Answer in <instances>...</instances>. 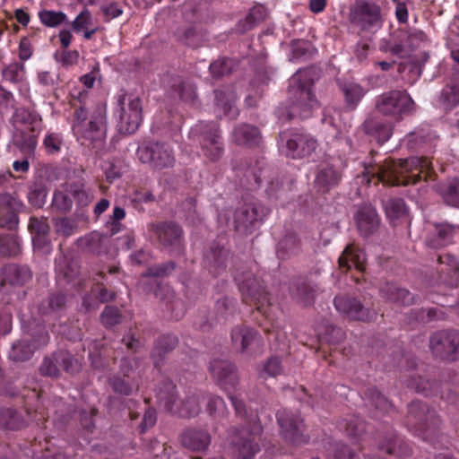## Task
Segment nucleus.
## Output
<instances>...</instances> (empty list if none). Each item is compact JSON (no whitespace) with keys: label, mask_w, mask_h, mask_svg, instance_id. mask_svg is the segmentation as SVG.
I'll use <instances>...</instances> for the list:
<instances>
[{"label":"nucleus","mask_w":459,"mask_h":459,"mask_svg":"<svg viewBox=\"0 0 459 459\" xmlns=\"http://www.w3.org/2000/svg\"><path fill=\"white\" fill-rule=\"evenodd\" d=\"M210 371L221 389L228 394L236 414L245 426L235 431L231 444L238 459H253L260 451L262 426L258 416L248 411L245 403L233 392L238 391V376L235 365L228 360L215 359L210 363Z\"/></svg>","instance_id":"f257e3e1"},{"label":"nucleus","mask_w":459,"mask_h":459,"mask_svg":"<svg viewBox=\"0 0 459 459\" xmlns=\"http://www.w3.org/2000/svg\"><path fill=\"white\" fill-rule=\"evenodd\" d=\"M372 177L388 186H409L420 181L434 183L437 174L428 157H410L395 161L385 160L373 169Z\"/></svg>","instance_id":"f03ea898"},{"label":"nucleus","mask_w":459,"mask_h":459,"mask_svg":"<svg viewBox=\"0 0 459 459\" xmlns=\"http://www.w3.org/2000/svg\"><path fill=\"white\" fill-rule=\"evenodd\" d=\"M257 264L251 263L249 265H242L233 272V278L241 295L242 302L250 307H255L266 320L271 323V328L265 327L266 333H277L279 334L280 325L272 317V303L270 294L266 290L264 281L256 275Z\"/></svg>","instance_id":"7ed1b4c3"},{"label":"nucleus","mask_w":459,"mask_h":459,"mask_svg":"<svg viewBox=\"0 0 459 459\" xmlns=\"http://www.w3.org/2000/svg\"><path fill=\"white\" fill-rule=\"evenodd\" d=\"M156 402L165 411L182 418H191L200 412V401L206 396L201 391L189 392L181 400L177 392V386L171 380L160 383L156 389Z\"/></svg>","instance_id":"20e7f679"},{"label":"nucleus","mask_w":459,"mask_h":459,"mask_svg":"<svg viewBox=\"0 0 459 459\" xmlns=\"http://www.w3.org/2000/svg\"><path fill=\"white\" fill-rule=\"evenodd\" d=\"M72 131L77 141L87 147L95 148L106 136V120L101 109H98L87 119V110L83 106L74 109Z\"/></svg>","instance_id":"39448f33"},{"label":"nucleus","mask_w":459,"mask_h":459,"mask_svg":"<svg viewBox=\"0 0 459 459\" xmlns=\"http://www.w3.org/2000/svg\"><path fill=\"white\" fill-rule=\"evenodd\" d=\"M312 86L313 82L303 72L297 73L290 79L288 91L289 119L293 117L308 118L312 111L317 108L318 102L312 91Z\"/></svg>","instance_id":"423d86ee"},{"label":"nucleus","mask_w":459,"mask_h":459,"mask_svg":"<svg viewBox=\"0 0 459 459\" xmlns=\"http://www.w3.org/2000/svg\"><path fill=\"white\" fill-rule=\"evenodd\" d=\"M406 425L411 431L436 446L439 437L440 420L434 410L420 401H412L408 406Z\"/></svg>","instance_id":"0eeeda50"},{"label":"nucleus","mask_w":459,"mask_h":459,"mask_svg":"<svg viewBox=\"0 0 459 459\" xmlns=\"http://www.w3.org/2000/svg\"><path fill=\"white\" fill-rule=\"evenodd\" d=\"M116 99L115 116L118 118L117 127L119 133L124 134L135 133L143 120L141 100L125 91L118 93Z\"/></svg>","instance_id":"6e6552de"},{"label":"nucleus","mask_w":459,"mask_h":459,"mask_svg":"<svg viewBox=\"0 0 459 459\" xmlns=\"http://www.w3.org/2000/svg\"><path fill=\"white\" fill-rule=\"evenodd\" d=\"M190 137L198 141L203 155L211 161H217L224 153V143L216 122H200L190 130Z\"/></svg>","instance_id":"1a4fd4ad"},{"label":"nucleus","mask_w":459,"mask_h":459,"mask_svg":"<svg viewBox=\"0 0 459 459\" xmlns=\"http://www.w3.org/2000/svg\"><path fill=\"white\" fill-rule=\"evenodd\" d=\"M150 230L158 247L172 255H182L186 249L184 230L175 221H165L152 224Z\"/></svg>","instance_id":"9d476101"},{"label":"nucleus","mask_w":459,"mask_h":459,"mask_svg":"<svg viewBox=\"0 0 459 459\" xmlns=\"http://www.w3.org/2000/svg\"><path fill=\"white\" fill-rule=\"evenodd\" d=\"M317 146L315 137L303 130L296 129L280 134V149L286 157L293 160L310 158Z\"/></svg>","instance_id":"9b49d317"},{"label":"nucleus","mask_w":459,"mask_h":459,"mask_svg":"<svg viewBox=\"0 0 459 459\" xmlns=\"http://www.w3.org/2000/svg\"><path fill=\"white\" fill-rule=\"evenodd\" d=\"M375 108L380 114L399 121L412 114L415 103L405 91L393 90L377 97Z\"/></svg>","instance_id":"f8f14e48"},{"label":"nucleus","mask_w":459,"mask_h":459,"mask_svg":"<svg viewBox=\"0 0 459 459\" xmlns=\"http://www.w3.org/2000/svg\"><path fill=\"white\" fill-rule=\"evenodd\" d=\"M136 156L142 163L148 164L157 170L172 168L176 162L171 146L159 141L142 143L136 150Z\"/></svg>","instance_id":"ddd939ff"},{"label":"nucleus","mask_w":459,"mask_h":459,"mask_svg":"<svg viewBox=\"0 0 459 459\" xmlns=\"http://www.w3.org/2000/svg\"><path fill=\"white\" fill-rule=\"evenodd\" d=\"M432 355L442 361H459V331L455 329L439 330L429 339Z\"/></svg>","instance_id":"4468645a"},{"label":"nucleus","mask_w":459,"mask_h":459,"mask_svg":"<svg viewBox=\"0 0 459 459\" xmlns=\"http://www.w3.org/2000/svg\"><path fill=\"white\" fill-rule=\"evenodd\" d=\"M270 209L259 202H247L234 213V223L237 231L251 234L258 229L268 216Z\"/></svg>","instance_id":"2eb2a0df"},{"label":"nucleus","mask_w":459,"mask_h":459,"mask_svg":"<svg viewBox=\"0 0 459 459\" xmlns=\"http://www.w3.org/2000/svg\"><path fill=\"white\" fill-rule=\"evenodd\" d=\"M60 368L68 374L74 375L80 371L81 364L74 355L65 350H57L49 356H45L39 372L42 376L57 378Z\"/></svg>","instance_id":"dca6fc26"},{"label":"nucleus","mask_w":459,"mask_h":459,"mask_svg":"<svg viewBox=\"0 0 459 459\" xmlns=\"http://www.w3.org/2000/svg\"><path fill=\"white\" fill-rule=\"evenodd\" d=\"M351 22L360 30L374 33L383 26L381 8L373 3H358L351 12Z\"/></svg>","instance_id":"f3484780"},{"label":"nucleus","mask_w":459,"mask_h":459,"mask_svg":"<svg viewBox=\"0 0 459 459\" xmlns=\"http://www.w3.org/2000/svg\"><path fill=\"white\" fill-rule=\"evenodd\" d=\"M407 385L425 396H436L440 394V399L446 403L447 406L459 408V395L452 392L447 384L441 385L436 380L411 376Z\"/></svg>","instance_id":"a211bd4d"},{"label":"nucleus","mask_w":459,"mask_h":459,"mask_svg":"<svg viewBox=\"0 0 459 459\" xmlns=\"http://www.w3.org/2000/svg\"><path fill=\"white\" fill-rule=\"evenodd\" d=\"M276 418L281 434L286 441L293 445L307 442L308 437L304 434V423L299 414L281 409L277 411Z\"/></svg>","instance_id":"6ab92c4d"},{"label":"nucleus","mask_w":459,"mask_h":459,"mask_svg":"<svg viewBox=\"0 0 459 459\" xmlns=\"http://www.w3.org/2000/svg\"><path fill=\"white\" fill-rule=\"evenodd\" d=\"M231 344L240 353L254 354L264 346L263 338L258 331L247 325L234 326L230 332Z\"/></svg>","instance_id":"aec40b11"},{"label":"nucleus","mask_w":459,"mask_h":459,"mask_svg":"<svg viewBox=\"0 0 459 459\" xmlns=\"http://www.w3.org/2000/svg\"><path fill=\"white\" fill-rule=\"evenodd\" d=\"M337 311L351 320L370 322L376 319L377 311L365 307L359 299L350 295H337L333 299Z\"/></svg>","instance_id":"412c9836"},{"label":"nucleus","mask_w":459,"mask_h":459,"mask_svg":"<svg viewBox=\"0 0 459 459\" xmlns=\"http://www.w3.org/2000/svg\"><path fill=\"white\" fill-rule=\"evenodd\" d=\"M135 362L128 358H123L120 364V375H114L108 379L112 390L118 394L128 396L139 390L138 381L134 374Z\"/></svg>","instance_id":"4be33fe9"},{"label":"nucleus","mask_w":459,"mask_h":459,"mask_svg":"<svg viewBox=\"0 0 459 459\" xmlns=\"http://www.w3.org/2000/svg\"><path fill=\"white\" fill-rule=\"evenodd\" d=\"M26 205L19 198L8 194H0V227L10 230H15L19 224V212H23Z\"/></svg>","instance_id":"5701e85b"},{"label":"nucleus","mask_w":459,"mask_h":459,"mask_svg":"<svg viewBox=\"0 0 459 459\" xmlns=\"http://www.w3.org/2000/svg\"><path fill=\"white\" fill-rule=\"evenodd\" d=\"M230 259V250L213 242L204 253L203 264L210 274L217 277L226 272Z\"/></svg>","instance_id":"b1692460"},{"label":"nucleus","mask_w":459,"mask_h":459,"mask_svg":"<svg viewBox=\"0 0 459 459\" xmlns=\"http://www.w3.org/2000/svg\"><path fill=\"white\" fill-rule=\"evenodd\" d=\"M155 295L160 299L162 309L168 313L167 317L179 320L184 316L186 311L185 304L180 299L176 297L175 292L169 286L158 285Z\"/></svg>","instance_id":"393cba45"},{"label":"nucleus","mask_w":459,"mask_h":459,"mask_svg":"<svg viewBox=\"0 0 459 459\" xmlns=\"http://www.w3.org/2000/svg\"><path fill=\"white\" fill-rule=\"evenodd\" d=\"M362 131L379 144L386 143L393 135V124L377 117H368L361 125Z\"/></svg>","instance_id":"a878e982"},{"label":"nucleus","mask_w":459,"mask_h":459,"mask_svg":"<svg viewBox=\"0 0 459 459\" xmlns=\"http://www.w3.org/2000/svg\"><path fill=\"white\" fill-rule=\"evenodd\" d=\"M354 220L359 234L363 237L376 233L380 225V218L376 209L368 204L359 207Z\"/></svg>","instance_id":"bb28decb"},{"label":"nucleus","mask_w":459,"mask_h":459,"mask_svg":"<svg viewBox=\"0 0 459 459\" xmlns=\"http://www.w3.org/2000/svg\"><path fill=\"white\" fill-rule=\"evenodd\" d=\"M32 279V272L27 265L8 264L2 267L0 282L2 288L5 284L12 286H23Z\"/></svg>","instance_id":"cd10ccee"},{"label":"nucleus","mask_w":459,"mask_h":459,"mask_svg":"<svg viewBox=\"0 0 459 459\" xmlns=\"http://www.w3.org/2000/svg\"><path fill=\"white\" fill-rule=\"evenodd\" d=\"M232 140L238 145H243L247 148H261L264 143L259 128L245 123L234 127Z\"/></svg>","instance_id":"c85d7f7f"},{"label":"nucleus","mask_w":459,"mask_h":459,"mask_svg":"<svg viewBox=\"0 0 459 459\" xmlns=\"http://www.w3.org/2000/svg\"><path fill=\"white\" fill-rule=\"evenodd\" d=\"M365 262L364 251L353 243L346 246L338 259L339 267L344 272L354 268L356 271L363 273L366 269Z\"/></svg>","instance_id":"c756f323"},{"label":"nucleus","mask_w":459,"mask_h":459,"mask_svg":"<svg viewBox=\"0 0 459 459\" xmlns=\"http://www.w3.org/2000/svg\"><path fill=\"white\" fill-rule=\"evenodd\" d=\"M441 265L439 269L440 281L451 288L459 285V262L456 257L450 254H444L438 256Z\"/></svg>","instance_id":"7c9ffc66"},{"label":"nucleus","mask_w":459,"mask_h":459,"mask_svg":"<svg viewBox=\"0 0 459 459\" xmlns=\"http://www.w3.org/2000/svg\"><path fill=\"white\" fill-rule=\"evenodd\" d=\"M271 169L267 167L264 159H257L255 163H250L243 174L245 178V186L248 190L258 188L262 182L269 177Z\"/></svg>","instance_id":"2f4dec72"},{"label":"nucleus","mask_w":459,"mask_h":459,"mask_svg":"<svg viewBox=\"0 0 459 459\" xmlns=\"http://www.w3.org/2000/svg\"><path fill=\"white\" fill-rule=\"evenodd\" d=\"M181 443L192 451L203 452L210 446L211 436L205 429L191 428L182 433Z\"/></svg>","instance_id":"473e14b6"},{"label":"nucleus","mask_w":459,"mask_h":459,"mask_svg":"<svg viewBox=\"0 0 459 459\" xmlns=\"http://www.w3.org/2000/svg\"><path fill=\"white\" fill-rule=\"evenodd\" d=\"M178 343V339L174 334H164L160 336L154 342L152 351V359L154 368L162 371L167 353L173 351Z\"/></svg>","instance_id":"72a5a7b5"},{"label":"nucleus","mask_w":459,"mask_h":459,"mask_svg":"<svg viewBox=\"0 0 459 459\" xmlns=\"http://www.w3.org/2000/svg\"><path fill=\"white\" fill-rule=\"evenodd\" d=\"M436 105L446 112L459 105V79H452L446 83L437 96Z\"/></svg>","instance_id":"f704fd0d"},{"label":"nucleus","mask_w":459,"mask_h":459,"mask_svg":"<svg viewBox=\"0 0 459 459\" xmlns=\"http://www.w3.org/2000/svg\"><path fill=\"white\" fill-rule=\"evenodd\" d=\"M454 234L453 225L447 222L434 223L433 230L426 238V244L431 248H441L451 242Z\"/></svg>","instance_id":"c9c22d12"},{"label":"nucleus","mask_w":459,"mask_h":459,"mask_svg":"<svg viewBox=\"0 0 459 459\" xmlns=\"http://www.w3.org/2000/svg\"><path fill=\"white\" fill-rule=\"evenodd\" d=\"M380 451L397 457H405L411 454L409 444L394 432L388 433L378 445Z\"/></svg>","instance_id":"e433bc0d"},{"label":"nucleus","mask_w":459,"mask_h":459,"mask_svg":"<svg viewBox=\"0 0 459 459\" xmlns=\"http://www.w3.org/2000/svg\"><path fill=\"white\" fill-rule=\"evenodd\" d=\"M380 295L397 306H410L414 302V296L408 290L391 282H385L381 286Z\"/></svg>","instance_id":"4c0bfd02"},{"label":"nucleus","mask_w":459,"mask_h":459,"mask_svg":"<svg viewBox=\"0 0 459 459\" xmlns=\"http://www.w3.org/2000/svg\"><path fill=\"white\" fill-rule=\"evenodd\" d=\"M291 297L303 306L313 304L316 295V288L305 278L294 280L290 287Z\"/></svg>","instance_id":"58836bf2"},{"label":"nucleus","mask_w":459,"mask_h":459,"mask_svg":"<svg viewBox=\"0 0 459 459\" xmlns=\"http://www.w3.org/2000/svg\"><path fill=\"white\" fill-rule=\"evenodd\" d=\"M342 175L333 166L327 165L319 169L316 174L315 186L318 192L322 194L328 193L333 187L338 186Z\"/></svg>","instance_id":"ea45409f"},{"label":"nucleus","mask_w":459,"mask_h":459,"mask_svg":"<svg viewBox=\"0 0 459 459\" xmlns=\"http://www.w3.org/2000/svg\"><path fill=\"white\" fill-rule=\"evenodd\" d=\"M108 242L109 239L108 235L101 234L98 231H92L77 239V245L79 247L96 255L105 253L107 251Z\"/></svg>","instance_id":"a19ab883"},{"label":"nucleus","mask_w":459,"mask_h":459,"mask_svg":"<svg viewBox=\"0 0 459 459\" xmlns=\"http://www.w3.org/2000/svg\"><path fill=\"white\" fill-rule=\"evenodd\" d=\"M168 86L172 93L178 97L182 101L194 104L196 93L195 86L189 82L185 81L178 75L169 77Z\"/></svg>","instance_id":"79ce46f5"},{"label":"nucleus","mask_w":459,"mask_h":459,"mask_svg":"<svg viewBox=\"0 0 459 459\" xmlns=\"http://www.w3.org/2000/svg\"><path fill=\"white\" fill-rule=\"evenodd\" d=\"M266 15V9L264 5H255L249 10L245 19L238 22L235 26L236 32L245 34L246 32L253 30L265 19Z\"/></svg>","instance_id":"37998d69"},{"label":"nucleus","mask_w":459,"mask_h":459,"mask_svg":"<svg viewBox=\"0 0 459 459\" xmlns=\"http://www.w3.org/2000/svg\"><path fill=\"white\" fill-rule=\"evenodd\" d=\"M214 100L217 108L224 117L235 119L238 116V109L235 107L236 96L233 91H214Z\"/></svg>","instance_id":"c03bdc74"},{"label":"nucleus","mask_w":459,"mask_h":459,"mask_svg":"<svg viewBox=\"0 0 459 459\" xmlns=\"http://www.w3.org/2000/svg\"><path fill=\"white\" fill-rule=\"evenodd\" d=\"M435 190L444 202L450 206L459 208V178L441 182L434 185Z\"/></svg>","instance_id":"a18cd8bd"},{"label":"nucleus","mask_w":459,"mask_h":459,"mask_svg":"<svg viewBox=\"0 0 459 459\" xmlns=\"http://www.w3.org/2000/svg\"><path fill=\"white\" fill-rule=\"evenodd\" d=\"M301 252V242L294 233L286 234L278 243L276 254L279 259L286 260Z\"/></svg>","instance_id":"49530a36"},{"label":"nucleus","mask_w":459,"mask_h":459,"mask_svg":"<svg viewBox=\"0 0 459 459\" xmlns=\"http://www.w3.org/2000/svg\"><path fill=\"white\" fill-rule=\"evenodd\" d=\"M340 89L343 94L345 105L351 110H354L358 107L367 92L360 84L353 82L340 83Z\"/></svg>","instance_id":"de8ad7c7"},{"label":"nucleus","mask_w":459,"mask_h":459,"mask_svg":"<svg viewBox=\"0 0 459 459\" xmlns=\"http://www.w3.org/2000/svg\"><path fill=\"white\" fill-rule=\"evenodd\" d=\"M40 133L30 132L24 129H16L13 134V144L22 152L32 154L38 145Z\"/></svg>","instance_id":"09e8293b"},{"label":"nucleus","mask_w":459,"mask_h":459,"mask_svg":"<svg viewBox=\"0 0 459 459\" xmlns=\"http://www.w3.org/2000/svg\"><path fill=\"white\" fill-rule=\"evenodd\" d=\"M67 192L75 204L80 208L89 206L94 200V193L91 188L86 187L82 181L71 183L68 186Z\"/></svg>","instance_id":"8fccbe9b"},{"label":"nucleus","mask_w":459,"mask_h":459,"mask_svg":"<svg viewBox=\"0 0 459 459\" xmlns=\"http://www.w3.org/2000/svg\"><path fill=\"white\" fill-rule=\"evenodd\" d=\"M17 122L27 126V131L41 133L43 130V121L41 116L35 110L27 108L17 109L14 113Z\"/></svg>","instance_id":"3c124183"},{"label":"nucleus","mask_w":459,"mask_h":459,"mask_svg":"<svg viewBox=\"0 0 459 459\" xmlns=\"http://www.w3.org/2000/svg\"><path fill=\"white\" fill-rule=\"evenodd\" d=\"M339 428L344 429L348 437L354 442L359 443L364 440L362 436L366 429V423L360 418L355 415L343 419L339 423Z\"/></svg>","instance_id":"603ef678"},{"label":"nucleus","mask_w":459,"mask_h":459,"mask_svg":"<svg viewBox=\"0 0 459 459\" xmlns=\"http://www.w3.org/2000/svg\"><path fill=\"white\" fill-rule=\"evenodd\" d=\"M25 74L24 64L18 61L4 65L1 71L2 80L13 84L21 83L25 79Z\"/></svg>","instance_id":"864d4df0"},{"label":"nucleus","mask_w":459,"mask_h":459,"mask_svg":"<svg viewBox=\"0 0 459 459\" xmlns=\"http://www.w3.org/2000/svg\"><path fill=\"white\" fill-rule=\"evenodd\" d=\"M21 239L13 234L0 236V255L16 256L21 253Z\"/></svg>","instance_id":"5fc2aeb1"},{"label":"nucleus","mask_w":459,"mask_h":459,"mask_svg":"<svg viewBox=\"0 0 459 459\" xmlns=\"http://www.w3.org/2000/svg\"><path fill=\"white\" fill-rule=\"evenodd\" d=\"M364 396L371 405L380 411L388 412L392 409L389 400L375 387L368 388L364 392Z\"/></svg>","instance_id":"6e6d98bb"},{"label":"nucleus","mask_w":459,"mask_h":459,"mask_svg":"<svg viewBox=\"0 0 459 459\" xmlns=\"http://www.w3.org/2000/svg\"><path fill=\"white\" fill-rule=\"evenodd\" d=\"M34 353L30 342L22 340L13 344L9 352V358L13 361H26L31 358Z\"/></svg>","instance_id":"4d7b16f0"},{"label":"nucleus","mask_w":459,"mask_h":459,"mask_svg":"<svg viewBox=\"0 0 459 459\" xmlns=\"http://www.w3.org/2000/svg\"><path fill=\"white\" fill-rule=\"evenodd\" d=\"M398 73L410 85L414 84L421 75V68L417 62H402L398 65Z\"/></svg>","instance_id":"13d9d810"},{"label":"nucleus","mask_w":459,"mask_h":459,"mask_svg":"<svg viewBox=\"0 0 459 459\" xmlns=\"http://www.w3.org/2000/svg\"><path fill=\"white\" fill-rule=\"evenodd\" d=\"M66 302V297L63 293H54L49 295L45 302H42L39 307V313L48 315L52 312H57L62 309Z\"/></svg>","instance_id":"bf43d9fd"},{"label":"nucleus","mask_w":459,"mask_h":459,"mask_svg":"<svg viewBox=\"0 0 459 459\" xmlns=\"http://www.w3.org/2000/svg\"><path fill=\"white\" fill-rule=\"evenodd\" d=\"M411 314L416 321L423 323L433 320H444L446 318V313L438 307L412 309Z\"/></svg>","instance_id":"052dcab7"},{"label":"nucleus","mask_w":459,"mask_h":459,"mask_svg":"<svg viewBox=\"0 0 459 459\" xmlns=\"http://www.w3.org/2000/svg\"><path fill=\"white\" fill-rule=\"evenodd\" d=\"M40 22L49 28H56L64 23L67 15L61 11L42 10L39 12Z\"/></svg>","instance_id":"680f3d73"},{"label":"nucleus","mask_w":459,"mask_h":459,"mask_svg":"<svg viewBox=\"0 0 459 459\" xmlns=\"http://www.w3.org/2000/svg\"><path fill=\"white\" fill-rule=\"evenodd\" d=\"M56 234L68 238L77 232L78 225L74 219L61 217L53 220Z\"/></svg>","instance_id":"e2e57ef3"},{"label":"nucleus","mask_w":459,"mask_h":459,"mask_svg":"<svg viewBox=\"0 0 459 459\" xmlns=\"http://www.w3.org/2000/svg\"><path fill=\"white\" fill-rule=\"evenodd\" d=\"M207 399V411L212 418H222L228 413L225 402L221 397L210 394Z\"/></svg>","instance_id":"0e129e2a"},{"label":"nucleus","mask_w":459,"mask_h":459,"mask_svg":"<svg viewBox=\"0 0 459 459\" xmlns=\"http://www.w3.org/2000/svg\"><path fill=\"white\" fill-rule=\"evenodd\" d=\"M384 207L386 216L391 220L398 219L406 212L405 203L402 198H390Z\"/></svg>","instance_id":"69168bd1"},{"label":"nucleus","mask_w":459,"mask_h":459,"mask_svg":"<svg viewBox=\"0 0 459 459\" xmlns=\"http://www.w3.org/2000/svg\"><path fill=\"white\" fill-rule=\"evenodd\" d=\"M63 137L59 133L48 132L43 140V146L48 154H56L61 151Z\"/></svg>","instance_id":"338daca9"},{"label":"nucleus","mask_w":459,"mask_h":459,"mask_svg":"<svg viewBox=\"0 0 459 459\" xmlns=\"http://www.w3.org/2000/svg\"><path fill=\"white\" fill-rule=\"evenodd\" d=\"M237 301L233 298L224 296L218 299L215 303V310L222 317L226 318L228 316L233 315L236 311Z\"/></svg>","instance_id":"774afa93"}]
</instances>
